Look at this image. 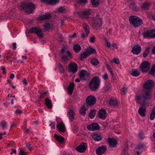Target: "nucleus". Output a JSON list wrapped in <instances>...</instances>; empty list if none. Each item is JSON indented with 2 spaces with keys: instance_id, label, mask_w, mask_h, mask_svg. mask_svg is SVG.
<instances>
[{
  "instance_id": "obj_58",
  "label": "nucleus",
  "mask_w": 155,
  "mask_h": 155,
  "mask_svg": "<svg viewBox=\"0 0 155 155\" xmlns=\"http://www.w3.org/2000/svg\"><path fill=\"white\" fill-rule=\"evenodd\" d=\"M18 155H26V153L22 150H21L19 152Z\"/></svg>"
},
{
  "instance_id": "obj_8",
  "label": "nucleus",
  "mask_w": 155,
  "mask_h": 155,
  "mask_svg": "<svg viewBox=\"0 0 155 155\" xmlns=\"http://www.w3.org/2000/svg\"><path fill=\"white\" fill-rule=\"evenodd\" d=\"M30 33H35L38 37L41 38L43 37V32L42 29L36 27L31 28L29 31Z\"/></svg>"
},
{
  "instance_id": "obj_21",
  "label": "nucleus",
  "mask_w": 155,
  "mask_h": 155,
  "mask_svg": "<svg viewBox=\"0 0 155 155\" xmlns=\"http://www.w3.org/2000/svg\"><path fill=\"white\" fill-rule=\"evenodd\" d=\"M42 1L46 4L51 5H54L59 2V0H42Z\"/></svg>"
},
{
  "instance_id": "obj_38",
  "label": "nucleus",
  "mask_w": 155,
  "mask_h": 155,
  "mask_svg": "<svg viewBox=\"0 0 155 155\" xmlns=\"http://www.w3.org/2000/svg\"><path fill=\"white\" fill-rule=\"evenodd\" d=\"M91 64L94 66L97 65L99 63L98 60L94 58H93L91 60Z\"/></svg>"
},
{
  "instance_id": "obj_53",
  "label": "nucleus",
  "mask_w": 155,
  "mask_h": 155,
  "mask_svg": "<svg viewBox=\"0 0 155 155\" xmlns=\"http://www.w3.org/2000/svg\"><path fill=\"white\" fill-rule=\"evenodd\" d=\"M50 25L49 23H46L44 26V27L45 28L46 30H48L50 28Z\"/></svg>"
},
{
  "instance_id": "obj_51",
  "label": "nucleus",
  "mask_w": 155,
  "mask_h": 155,
  "mask_svg": "<svg viewBox=\"0 0 155 155\" xmlns=\"http://www.w3.org/2000/svg\"><path fill=\"white\" fill-rule=\"evenodd\" d=\"M47 94V93L46 92L41 93L40 95V97L42 99L44 98L46 96Z\"/></svg>"
},
{
  "instance_id": "obj_28",
  "label": "nucleus",
  "mask_w": 155,
  "mask_h": 155,
  "mask_svg": "<svg viewBox=\"0 0 155 155\" xmlns=\"http://www.w3.org/2000/svg\"><path fill=\"white\" fill-rule=\"evenodd\" d=\"M58 130L61 132H64L65 130V127L63 123H59L57 125Z\"/></svg>"
},
{
  "instance_id": "obj_59",
  "label": "nucleus",
  "mask_w": 155,
  "mask_h": 155,
  "mask_svg": "<svg viewBox=\"0 0 155 155\" xmlns=\"http://www.w3.org/2000/svg\"><path fill=\"white\" fill-rule=\"evenodd\" d=\"M12 56V53L11 52H9L7 54V59H9Z\"/></svg>"
},
{
  "instance_id": "obj_24",
  "label": "nucleus",
  "mask_w": 155,
  "mask_h": 155,
  "mask_svg": "<svg viewBox=\"0 0 155 155\" xmlns=\"http://www.w3.org/2000/svg\"><path fill=\"white\" fill-rule=\"evenodd\" d=\"M74 86V84L73 83L71 82L69 84V86L68 89V93L69 95H71L72 94Z\"/></svg>"
},
{
  "instance_id": "obj_23",
  "label": "nucleus",
  "mask_w": 155,
  "mask_h": 155,
  "mask_svg": "<svg viewBox=\"0 0 155 155\" xmlns=\"http://www.w3.org/2000/svg\"><path fill=\"white\" fill-rule=\"evenodd\" d=\"M68 115L70 121L72 122L75 120L74 113L73 110H69L68 112Z\"/></svg>"
},
{
  "instance_id": "obj_17",
  "label": "nucleus",
  "mask_w": 155,
  "mask_h": 155,
  "mask_svg": "<svg viewBox=\"0 0 155 155\" xmlns=\"http://www.w3.org/2000/svg\"><path fill=\"white\" fill-rule=\"evenodd\" d=\"M107 150L106 147L102 146L98 147L96 150V153L98 155H101L104 153Z\"/></svg>"
},
{
  "instance_id": "obj_52",
  "label": "nucleus",
  "mask_w": 155,
  "mask_h": 155,
  "mask_svg": "<svg viewBox=\"0 0 155 155\" xmlns=\"http://www.w3.org/2000/svg\"><path fill=\"white\" fill-rule=\"evenodd\" d=\"M127 89L125 87L123 88L121 91V94L124 95L127 93Z\"/></svg>"
},
{
  "instance_id": "obj_30",
  "label": "nucleus",
  "mask_w": 155,
  "mask_h": 155,
  "mask_svg": "<svg viewBox=\"0 0 155 155\" xmlns=\"http://www.w3.org/2000/svg\"><path fill=\"white\" fill-rule=\"evenodd\" d=\"M92 138L95 141H99L101 140L102 137L99 134H95L93 135Z\"/></svg>"
},
{
  "instance_id": "obj_33",
  "label": "nucleus",
  "mask_w": 155,
  "mask_h": 155,
  "mask_svg": "<svg viewBox=\"0 0 155 155\" xmlns=\"http://www.w3.org/2000/svg\"><path fill=\"white\" fill-rule=\"evenodd\" d=\"M131 74L134 76L137 77L140 74V73L137 70L134 69L132 71Z\"/></svg>"
},
{
  "instance_id": "obj_61",
  "label": "nucleus",
  "mask_w": 155,
  "mask_h": 155,
  "mask_svg": "<svg viewBox=\"0 0 155 155\" xmlns=\"http://www.w3.org/2000/svg\"><path fill=\"white\" fill-rule=\"evenodd\" d=\"M102 77L104 80L107 79L108 78V76L107 73H105L104 75L102 76Z\"/></svg>"
},
{
  "instance_id": "obj_26",
  "label": "nucleus",
  "mask_w": 155,
  "mask_h": 155,
  "mask_svg": "<svg viewBox=\"0 0 155 155\" xmlns=\"http://www.w3.org/2000/svg\"><path fill=\"white\" fill-rule=\"evenodd\" d=\"M45 104L47 107L49 109L52 108L53 105L51 100L48 98H46L45 100Z\"/></svg>"
},
{
  "instance_id": "obj_45",
  "label": "nucleus",
  "mask_w": 155,
  "mask_h": 155,
  "mask_svg": "<svg viewBox=\"0 0 155 155\" xmlns=\"http://www.w3.org/2000/svg\"><path fill=\"white\" fill-rule=\"evenodd\" d=\"M130 7L134 11H137L138 8L135 5V3L134 2L132 3L130 5Z\"/></svg>"
},
{
  "instance_id": "obj_1",
  "label": "nucleus",
  "mask_w": 155,
  "mask_h": 155,
  "mask_svg": "<svg viewBox=\"0 0 155 155\" xmlns=\"http://www.w3.org/2000/svg\"><path fill=\"white\" fill-rule=\"evenodd\" d=\"M152 95H150L148 93L143 92V94L139 95L136 96L135 99L137 103L143 106L145 105L147 101L152 98Z\"/></svg>"
},
{
  "instance_id": "obj_4",
  "label": "nucleus",
  "mask_w": 155,
  "mask_h": 155,
  "mask_svg": "<svg viewBox=\"0 0 155 155\" xmlns=\"http://www.w3.org/2000/svg\"><path fill=\"white\" fill-rule=\"evenodd\" d=\"M21 6L23 10H26L28 14L33 13L34 10L35 8V6L31 3H23L21 5Z\"/></svg>"
},
{
  "instance_id": "obj_31",
  "label": "nucleus",
  "mask_w": 155,
  "mask_h": 155,
  "mask_svg": "<svg viewBox=\"0 0 155 155\" xmlns=\"http://www.w3.org/2000/svg\"><path fill=\"white\" fill-rule=\"evenodd\" d=\"M150 5L149 3H144L141 6V8L144 10H147L149 8Z\"/></svg>"
},
{
  "instance_id": "obj_64",
  "label": "nucleus",
  "mask_w": 155,
  "mask_h": 155,
  "mask_svg": "<svg viewBox=\"0 0 155 155\" xmlns=\"http://www.w3.org/2000/svg\"><path fill=\"white\" fill-rule=\"evenodd\" d=\"M2 70L3 71V74H5L6 73V72L5 71V68L4 67H2Z\"/></svg>"
},
{
  "instance_id": "obj_60",
  "label": "nucleus",
  "mask_w": 155,
  "mask_h": 155,
  "mask_svg": "<svg viewBox=\"0 0 155 155\" xmlns=\"http://www.w3.org/2000/svg\"><path fill=\"white\" fill-rule=\"evenodd\" d=\"M95 40V37L94 36L91 37L90 39V42L91 43H94Z\"/></svg>"
},
{
  "instance_id": "obj_5",
  "label": "nucleus",
  "mask_w": 155,
  "mask_h": 155,
  "mask_svg": "<svg viewBox=\"0 0 155 155\" xmlns=\"http://www.w3.org/2000/svg\"><path fill=\"white\" fill-rule=\"evenodd\" d=\"M154 86L153 81L151 80L147 81L144 84L143 91L144 93H148L150 95H152L150 90L153 88Z\"/></svg>"
},
{
  "instance_id": "obj_35",
  "label": "nucleus",
  "mask_w": 155,
  "mask_h": 155,
  "mask_svg": "<svg viewBox=\"0 0 155 155\" xmlns=\"http://www.w3.org/2000/svg\"><path fill=\"white\" fill-rule=\"evenodd\" d=\"M73 49L75 52L78 53L81 50V47L79 45H75L73 47Z\"/></svg>"
},
{
  "instance_id": "obj_22",
  "label": "nucleus",
  "mask_w": 155,
  "mask_h": 155,
  "mask_svg": "<svg viewBox=\"0 0 155 155\" xmlns=\"http://www.w3.org/2000/svg\"><path fill=\"white\" fill-rule=\"evenodd\" d=\"M146 110V108L143 106H142L139 108L138 112L140 116L143 117L145 116Z\"/></svg>"
},
{
  "instance_id": "obj_36",
  "label": "nucleus",
  "mask_w": 155,
  "mask_h": 155,
  "mask_svg": "<svg viewBox=\"0 0 155 155\" xmlns=\"http://www.w3.org/2000/svg\"><path fill=\"white\" fill-rule=\"evenodd\" d=\"M155 117V106L153 108V110L150 115V118L151 120H154Z\"/></svg>"
},
{
  "instance_id": "obj_54",
  "label": "nucleus",
  "mask_w": 155,
  "mask_h": 155,
  "mask_svg": "<svg viewBox=\"0 0 155 155\" xmlns=\"http://www.w3.org/2000/svg\"><path fill=\"white\" fill-rule=\"evenodd\" d=\"M139 136L140 138L141 139H144V136L143 135V133L142 132H139Z\"/></svg>"
},
{
  "instance_id": "obj_13",
  "label": "nucleus",
  "mask_w": 155,
  "mask_h": 155,
  "mask_svg": "<svg viewBox=\"0 0 155 155\" xmlns=\"http://www.w3.org/2000/svg\"><path fill=\"white\" fill-rule=\"evenodd\" d=\"M150 67V64L147 61H144L142 62L140 66L141 71L143 72L147 71Z\"/></svg>"
},
{
  "instance_id": "obj_50",
  "label": "nucleus",
  "mask_w": 155,
  "mask_h": 155,
  "mask_svg": "<svg viewBox=\"0 0 155 155\" xmlns=\"http://www.w3.org/2000/svg\"><path fill=\"white\" fill-rule=\"evenodd\" d=\"M77 2L80 4H84L87 3V0H77Z\"/></svg>"
},
{
  "instance_id": "obj_41",
  "label": "nucleus",
  "mask_w": 155,
  "mask_h": 155,
  "mask_svg": "<svg viewBox=\"0 0 155 155\" xmlns=\"http://www.w3.org/2000/svg\"><path fill=\"white\" fill-rule=\"evenodd\" d=\"M96 111L95 110H91L89 114V117L91 119L93 118L96 114Z\"/></svg>"
},
{
  "instance_id": "obj_49",
  "label": "nucleus",
  "mask_w": 155,
  "mask_h": 155,
  "mask_svg": "<svg viewBox=\"0 0 155 155\" xmlns=\"http://www.w3.org/2000/svg\"><path fill=\"white\" fill-rule=\"evenodd\" d=\"M106 66L107 68V69L109 70V71L110 72L111 75L112 76V77L113 78H114V77H115L114 76L113 73L112 71V70L110 68L109 65L108 64H107L106 65Z\"/></svg>"
},
{
  "instance_id": "obj_3",
  "label": "nucleus",
  "mask_w": 155,
  "mask_h": 155,
  "mask_svg": "<svg viewBox=\"0 0 155 155\" xmlns=\"http://www.w3.org/2000/svg\"><path fill=\"white\" fill-rule=\"evenodd\" d=\"M100 82L101 80L98 77H94L90 81L89 87L91 91H95L99 87Z\"/></svg>"
},
{
  "instance_id": "obj_27",
  "label": "nucleus",
  "mask_w": 155,
  "mask_h": 155,
  "mask_svg": "<svg viewBox=\"0 0 155 155\" xmlns=\"http://www.w3.org/2000/svg\"><path fill=\"white\" fill-rule=\"evenodd\" d=\"M83 28L85 32L86 36H87L90 32L89 27L87 24L84 23L83 24Z\"/></svg>"
},
{
  "instance_id": "obj_43",
  "label": "nucleus",
  "mask_w": 155,
  "mask_h": 155,
  "mask_svg": "<svg viewBox=\"0 0 155 155\" xmlns=\"http://www.w3.org/2000/svg\"><path fill=\"white\" fill-rule=\"evenodd\" d=\"M149 49L150 48L148 47L146 48V50L143 54V56L144 58H146L149 54L150 52Z\"/></svg>"
},
{
  "instance_id": "obj_10",
  "label": "nucleus",
  "mask_w": 155,
  "mask_h": 155,
  "mask_svg": "<svg viewBox=\"0 0 155 155\" xmlns=\"http://www.w3.org/2000/svg\"><path fill=\"white\" fill-rule=\"evenodd\" d=\"M90 75L89 73L87 71L82 70L79 73V77L81 80L85 81L87 80Z\"/></svg>"
},
{
  "instance_id": "obj_9",
  "label": "nucleus",
  "mask_w": 155,
  "mask_h": 155,
  "mask_svg": "<svg viewBox=\"0 0 155 155\" xmlns=\"http://www.w3.org/2000/svg\"><path fill=\"white\" fill-rule=\"evenodd\" d=\"M143 35L145 38H153L155 37V29L144 31L143 33Z\"/></svg>"
},
{
  "instance_id": "obj_25",
  "label": "nucleus",
  "mask_w": 155,
  "mask_h": 155,
  "mask_svg": "<svg viewBox=\"0 0 155 155\" xmlns=\"http://www.w3.org/2000/svg\"><path fill=\"white\" fill-rule=\"evenodd\" d=\"M109 105L112 107H115L116 105V99L115 98H112L108 101Z\"/></svg>"
},
{
  "instance_id": "obj_12",
  "label": "nucleus",
  "mask_w": 155,
  "mask_h": 155,
  "mask_svg": "<svg viewBox=\"0 0 155 155\" xmlns=\"http://www.w3.org/2000/svg\"><path fill=\"white\" fill-rule=\"evenodd\" d=\"M93 25L95 27H100L102 25L101 18L99 15L97 14L96 16L93 19Z\"/></svg>"
},
{
  "instance_id": "obj_20",
  "label": "nucleus",
  "mask_w": 155,
  "mask_h": 155,
  "mask_svg": "<svg viewBox=\"0 0 155 155\" xmlns=\"http://www.w3.org/2000/svg\"><path fill=\"white\" fill-rule=\"evenodd\" d=\"M92 11L91 9H87L82 12L81 15V17L83 19L87 18L89 15L91 14Z\"/></svg>"
},
{
  "instance_id": "obj_39",
  "label": "nucleus",
  "mask_w": 155,
  "mask_h": 155,
  "mask_svg": "<svg viewBox=\"0 0 155 155\" xmlns=\"http://www.w3.org/2000/svg\"><path fill=\"white\" fill-rule=\"evenodd\" d=\"M87 110V109H86L85 106H83L80 109V114L84 116L86 113V110Z\"/></svg>"
},
{
  "instance_id": "obj_62",
  "label": "nucleus",
  "mask_w": 155,
  "mask_h": 155,
  "mask_svg": "<svg viewBox=\"0 0 155 155\" xmlns=\"http://www.w3.org/2000/svg\"><path fill=\"white\" fill-rule=\"evenodd\" d=\"M105 42H106V45L107 46L108 48L110 47L111 46L110 44V43H109V42H108L107 41V39L106 38L105 39Z\"/></svg>"
},
{
  "instance_id": "obj_63",
  "label": "nucleus",
  "mask_w": 155,
  "mask_h": 155,
  "mask_svg": "<svg viewBox=\"0 0 155 155\" xmlns=\"http://www.w3.org/2000/svg\"><path fill=\"white\" fill-rule=\"evenodd\" d=\"M150 18L153 20L155 21V14L152 15L150 17Z\"/></svg>"
},
{
  "instance_id": "obj_47",
  "label": "nucleus",
  "mask_w": 155,
  "mask_h": 155,
  "mask_svg": "<svg viewBox=\"0 0 155 155\" xmlns=\"http://www.w3.org/2000/svg\"><path fill=\"white\" fill-rule=\"evenodd\" d=\"M65 11V8L63 7H60L58 8L57 10V12L59 13L63 12Z\"/></svg>"
},
{
  "instance_id": "obj_16",
  "label": "nucleus",
  "mask_w": 155,
  "mask_h": 155,
  "mask_svg": "<svg viewBox=\"0 0 155 155\" xmlns=\"http://www.w3.org/2000/svg\"><path fill=\"white\" fill-rule=\"evenodd\" d=\"M87 129L90 130H95L100 129V127L97 123H93L87 126Z\"/></svg>"
},
{
  "instance_id": "obj_57",
  "label": "nucleus",
  "mask_w": 155,
  "mask_h": 155,
  "mask_svg": "<svg viewBox=\"0 0 155 155\" xmlns=\"http://www.w3.org/2000/svg\"><path fill=\"white\" fill-rule=\"evenodd\" d=\"M49 126L51 127V129H54L55 128V124L54 122L51 123Z\"/></svg>"
},
{
  "instance_id": "obj_42",
  "label": "nucleus",
  "mask_w": 155,
  "mask_h": 155,
  "mask_svg": "<svg viewBox=\"0 0 155 155\" xmlns=\"http://www.w3.org/2000/svg\"><path fill=\"white\" fill-rule=\"evenodd\" d=\"M105 36L106 37H107L108 38H111L112 36V30L111 29H110L106 32L105 34Z\"/></svg>"
},
{
  "instance_id": "obj_29",
  "label": "nucleus",
  "mask_w": 155,
  "mask_h": 155,
  "mask_svg": "<svg viewBox=\"0 0 155 155\" xmlns=\"http://www.w3.org/2000/svg\"><path fill=\"white\" fill-rule=\"evenodd\" d=\"M51 16L50 14H47L44 15H42L39 17V19L41 20H43L46 19H50Z\"/></svg>"
},
{
  "instance_id": "obj_56",
  "label": "nucleus",
  "mask_w": 155,
  "mask_h": 155,
  "mask_svg": "<svg viewBox=\"0 0 155 155\" xmlns=\"http://www.w3.org/2000/svg\"><path fill=\"white\" fill-rule=\"evenodd\" d=\"M141 152V150H137V149H135L134 150L135 154V155H139Z\"/></svg>"
},
{
  "instance_id": "obj_2",
  "label": "nucleus",
  "mask_w": 155,
  "mask_h": 155,
  "mask_svg": "<svg viewBox=\"0 0 155 155\" xmlns=\"http://www.w3.org/2000/svg\"><path fill=\"white\" fill-rule=\"evenodd\" d=\"M130 23L135 28H138L143 24L142 20L137 16H131L129 18Z\"/></svg>"
},
{
  "instance_id": "obj_46",
  "label": "nucleus",
  "mask_w": 155,
  "mask_h": 155,
  "mask_svg": "<svg viewBox=\"0 0 155 155\" xmlns=\"http://www.w3.org/2000/svg\"><path fill=\"white\" fill-rule=\"evenodd\" d=\"M58 67L60 72L62 73L64 72V69L62 64H58Z\"/></svg>"
},
{
  "instance_id": "obj_15",
  "label": "nucleus",
  "mask_w": 155,
  "mask_h": 155,
  "mask_svg": "<svg viewBox=\"0 0 155 155\" xmlns=\"http://www.w3.org/2000/svg\"><path fill=\"white\" fill-rule=\"evenodd\" d=\"M109 143V146L110 147H114L116 144V139L114 137L108 138L106 139Z\"/></svg>"
},
{
  "instance_id": "obj_44",
  "label": "nucleus",
  "mask_w": 155,
  "mask_h": 155,
  "mask_svg": "<svg viewBox=\"0 0 155 155\" xmlns=\"http://www.w3.org/2000/svg\"><path fill=\"white\" fill-rule=\"evenodd\" d=\"M87 53H88L89 55H90L92 54H96V52L95 50L92 48H90L89 49L86 51Z\"/></svg>"
},
{
  "instance_id": "obj_6",
  "label": "nucleus",
  "mask_w": 155,
  "mask_h": 155,
  "mask_svg": "<svg viewBox=\"0 0 155 155\" xmlns=\"http://www.w3.org/2000/svg\"><path fill=\"white\" fill-rule=\"evenodd\" d=\"M61 55L62 62L65 63H67L69 60L68 56L70 58L72 57V55L70 51H66L64 49H62Z\"/></svg>"
},
{
  "instance_id": "obj_14",
  "label": "nucleus",
  "mask_w": 155,
  "mask_h": 155,
  "mask_svg": "<svg viewBox=\"0 0 155 155\" xmlns=\"http://www.w3.org/2000/svg\"><path fill=\"white\" fill-rule=\"evenodd\" d=\"M87 149V144L86 143L82 142L78 147L76 149L77 151L80 153L84 152Z\"/></svg>"
},
{
  "instance_id": "obj_40",
  "label": "nucleus",
  "mask_w": 155,
  "mask_h": 155,
  "mask_svg": "<svg viewBox=\"0 0 155 155\" xmlns=\"http://www.w3.org/2000/svg\"><path fill=\"white\" fill-rule=\"evenodd\" d=\"M149 73L150 74L153 76L155 75V64L153 65Z\"/></svg>"
},
{
  "instance_id": "obj_11",
  "label": "nucleus",
  "mask_w": 155,
  "mask_h": 155,
  "mask_svg": "<svg viewBox=\"0 0 155 155\" xmlns=\"http://www.w3.org/2000/svg\"><path fill=\"white\" fill-rule=\"evenodd\" d=\"M69 72L74 74L78 70L77 64L71 62L69 65L68 68Z\"/></svg>"
},
{
  "instance_id": "obj_18",
  "label": "nucleus",
  "mask_w": 155,
  "mask_h": 155,
  "mask_svg": "<svg viewBox=\"0 0 155 155\" xmlns=\"http://www.w3.org/2000/svg\"><path fill=\"white\" fill-rule=\"evenodd\" d=\"M99 117L103 120H104L107 116V112L104 109H100L99 111Z\"/></svg>"
},
{
  "instance_id": "obj_34",
  "label": "nucleus",
  "mask_w": 155,
  "mask_h": 155,
  "mask_svg": "<svg viewBox=\"0 0 155 155\" xmlns=\"http://www.w3.org/2000/svg\"><path fill=\"white\" fill-rule=\"evenodd\" d=\"M54 137L60 143H63L64 140V138L62 136H58L56 134L54 135Z\"/></svg>"
},
{
  "instance_id": "obj_37",
  "label": "nucleus",
  "mask_w": 155,
  "mask_h": 155,
  "mask_svg": "<svg viewBox=\"0 0 155 155\" xmlns=\"http://www.w3.org/2000/svg\"><path fill=\"white\" fill-rule=\"evenodd\" d=\"M91 3L94 7H97L99 2L98 0H91Z\"/></svg>"
},
{
  "instance_id": "obj_48",
  "label": "nucleus",
  "mask_w": 155,
  "mask_h": 155,
  "mask_svg": "<svg viewBox=\"0 0 155 155\" xmlns=\"http://www.w3.org/2000/svg\"><path fill=\"white\" fill-rule=\"evenodd\" d=\"M1 124L3 129H5L7 128V123L5 121H2L1 123Z\"/></svg>"
},
{
  "instance_id": "obj_19",
  "label": "nucleus",
  "mask_w": 155,
  "mask_h": 155,
  "mask_svg": "<svg viewBox=\"0 0 155 155\" xmlns=\"http://www.w3.org/2000/svg\"><path fill=\"white\" fill-rule=\"evenodd\" d=\"M141 50V49L140 46L139 45H135L133 48L132 52L134 54L137 55L140 52Z\"/></svg>"
},
{
  "instance_id": "obj_7",
  "label": "nucleus",
  "mask_w": 155,
  "mask_h": 155,
  "mask_svg": "<svg viewBox=\"0 0 155 155\" xmlns=\"http://www.w3.org/2000/svg\"><path fill=\"white\" fill-rule=\"evenodd\" d=\"M97 99L95 97L91 95L88 96L86 99V103L87 107H91L93 106L96 103Z\"/></svg>"
},
{
  "instance_id": "obj_55",
  "label": "nucleus",
  "mask_w": 155,
  "mask_h": 155,
  "mask_svg": "<svg viewBox=\"0 0 155 155\" xmlns=\"http://www.w3.org/2000/svg\"><path fill=\"white\" fill-rule=\"evenodd\" d=\"M26 147L30 151H31L33 149V147H31V144L29 143H27Z\"/></svg>"
},
{
  "instance_id": "obj_32",
  "label": "nucleus",
  "mask_w": 155,
  "mask_h": 155,
  "mask_svg": "<svg viewBox=\"0 0 155 155\" xmlns=\"http://www.w3.org/2000/svg\"><path fill=\"white\" fill-rule=\"evenodd\" d=\"M89 55L88 53H87L86 51L81 54L80 56V59L81 60H82L83 59L86 58Z\"/></svg>"
}]
</instances>
